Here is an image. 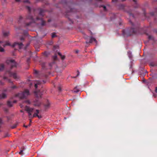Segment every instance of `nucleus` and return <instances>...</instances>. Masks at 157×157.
<instances>
[{
	"label": "nucleus",
	"instance_id": "nucleus-35",
	"mask_svg": "<svg viewBox=\"0 0 157 157\" xmlns=\"http://www.w3.org/2000/svg\"><path fill=\"white\" fill-rule=\"evenodd\" d=\"M11 88L13 89H16L17 88V87L16 86H13L11 87Z\"/></svg>",
	"mask_w": 157,
	"mask_h": 157
},
{
	"label": "nucleus",
	"instance_id": "nucleus-60",
	"mask_svg": "<svg viewBox=\"0 0 157 157\" xmlns=\"http://www.w3.org/2000/svg\"><path fill=\"white\" fill-rule=\"evenodd\" d=\"M26 35H27V33L26 34Z\"/></svg>",
	"mask_w": 157,
	"mask_h": 157
},
{
	"label": "nucleus",
	"instance_id": "nucleus-55",
	"mask_svg": "<svg viewBox=\"0 0 157 157\" xmlns=\"http://www.w3.org/2000/svg\"><path fill=\"white\" fill-rule=\"evenodd\" d=\"M121 2H124L125 1V0H121Z\"/></svg>",
	"mask_w": 157,
	"mask_h": 157
},
{
	"label": "nucleus",
	"instance_id": "nucleus-54",
	"mask_svg": "<svg viewBox=\"0 0 157 157\" xmlns=\"http://www.w3.org/2000/svg\"><path fill=\"white\" fill-rule=\"evenodd\" d=\"M16 102H17V101H16V100H14V101H13V103H16Z\"/></svg>",
	"mask_w": 157,
	"mask_h": 157
},
{
	"label": "nucleus",
	"instance_id": "nucleus-24",
	"mask_svg": "<svg viewBox=\"0 0 157 157\" xmlns=\"http://www.w3.org/2000/svg\"><path fill=\"white\" fill-rule=\"evenodd\" d=\"M54 63H55L54 62H52L51 63H50L49 64V69H51L52 66Z\"/></svg>",
	"mask_w": 157,
	"mask_h": 157
},
{
	"label": "nucleus",
	"instance_id": "nucleus-14",
	"mask_svg": "<svg viewBox=\"0 0 157 157\" xmlns=\"http://www.w3.org/2000/svg\"><path fill=\"white\" fill-rule=\"evenodd\" d=\"M3 35L5 37L8 36L9 35L10 33L9 31H3Z\"/></svg>",
	"mask_w": 157,
	"mask_h": 157
},
{
	"label": "nucleus",
	"instance_id": "nucleus-33",
	"mask_svg": "<svg viewBox=\"0 0 157 157\" xmlns=\"http://www.w3.org/2000/svg\"><path fill=\"white\" fill-rule=\"evenodd\" d=\"M26 8H27V9H28V11H29V12H30L31 11L30 8L29 6H27Z\"/></svg>",
	"mask_w": 157,
	"mask_h": 157
},
{
	"label": "nucleus",
	"instance_id": "nucleus-39",
	"mask_svg": "<svg viewBox=\"0 0 157 157\" xmlns=\"http://www.w3.org/2000/svg\"><path fill=\"white\" fill-rule=\"evenodd\" d=\"M2 121L1 119H0V127L1 126V125H2Z\"/></svg>",
	"mask_w": 157,
	"mask_h": 157
},
{
	"label": "nucleus",
	"instance_id": "nucleus-13",
	"mask_svg": "<svg viewBox=\"0 0 157 157\" xmlns=\"http://www.w3.org/2000/svg\"><path fill=\"white\" fill-rule=\"evenodd\" d=\"M40 24H41V25L42 26H44L46 24V22L44 21L42 18H40Z\"/></svg>",
	"mask_w": 157,
	"mask_h": 157
},
{
	"label": "nucleus",
	"instance_id": "nucleus-37",
	"mask_svg": "<svg viewBox=\"0 0 157 157\" xmlns=\"http://www.w3.org/2000/svg\"><path fill=\"white\" fill-rule=\"evenodd\" d=\"M43 54L45 56H47V53L46 52H45Z\"/></svg>",
	"mask_w": 157,
	"mask_h": 157
},
{
	"label": "nucleus",
	"instance_id": "nucleus-2",
	"mask_svg": "<svg viewBox=\"0 0 157 157\" xmlns=\"http://www.w3.org/2000/svg\"><path fill=\"white\" fill-rule=\"evenodd\" d=\"M129 22L132 26L131 28L123 30L122 31V34L124 36H130L134 33H136L138 31L139 27L138 26H135L131 21Z\"/></svg>",
	"mask_w": 157,
	"mask_h": 157
},
{
	"label": "nucleus",
	"instance_id": "nucleus-21",
	"mask_svg": "<svg viewBox=\"0 0 157 157\" xmlns=\"http://www.w3.org/2000/svg\"><path fill=\"white\" fill-rule=\"evenodd\" d=\"M52 58L54 61L57 60V57L56 55L55 54L54 56H53Z\"/></svg>",
	"mask_w": 157,
	"mask_h": 157
},
{
	"label": "nucleus",
	"instance_id": "nucleus-3",
	"mask_svg": "<svg viewBox=\"0 0 157 157\" xmlns=\"http://www.w3.org/2000/svg\"><path fill=\"white\" fill-rule=\"evenodd\" d=\"M25 36H23L20 37V40L21 42H15L12 45L13 47H16L18 48L19 49H23L24 50H25L27 47L29 45V43H27L26 45L25 46L23 44V42L25 41Z\"/></svg>",
	"mask_w": 157,
	"mask_h": 157
},
{
	"label": "nucleus",
	"instance_id": "nucleus-7",
	"mask_svg": "<svg viewBox=\"0 0 157 157\" xmlns=\"http://www.w3.org/2000/svg\"><path fill=\"white\" fill-rule=\"evenodd\" d=\"M30 94L29 91L28 90H25L24 92L18 93L16 95V97H19L20 99L26 98Z\"/></svg>",
	"mask_w": 157,
	"mask_h": 157
},
{
	"label": "nucleus",
	"instance_id": "nucleus-1",
	"mask_svg": "<svg viewBox=\"0 0 157 157\" xmlns=\"http://www.w3.org/2000/svg\"><path fill=\"white\" fill-rule=\"evenodd\" d=\"M6 63L7 64L10 65V70H7L6 71L4 76L3 79L5 80H6L9 83H12V82L11 81L10 79L7 78L6 77V75H8L10 77H13L16 80H17L19 78V77L17 75L16 73H12L10 71V70L13 68L17 67V64L15 61L13 59L7 60L6 61Z\"/></svg>",
	"mask_w": 157,
	"mask_h": 157
},
{
	"label": "nucleus",
	"instance_id": "nucleus-5",
	"mask_svg": "<svg viewBox=\"0 0 157 157\" xmlns=\"http://www.w3.org/2000/svg\"><path fill=\"white\" fill-rule=\"evenodd\" d=\"M130 7L124 6L123 5L121 4L119 6V8L120 10H123L124 11L126 12L130 17H134V15L132 13V10L130 9Z\"/></svg>",
	"mask_w": 157,
	"mask_h": 157
},
{
	"label": "nucleus",
	"instance_id": "nucleus-30",
	"mask_svg": "<svg viewBox=\"0 0 157 157\" xmlns=\"http://www.w3.org/2000/svg\"><path fill=\"white\" fill-rule=\"evenodd\" d=\"M56 36V33H52V38H53L55 37Z\"/></svg>",
	"mask_w": 157,
	"mask_h": 157
},
{
	"label": "nucleus",
	"instance_id": "nucleus-36",
	"mask_svg": "<svg viewBox=\"0 0 157 157\" xmlns=\"http://www.w3.org/2000/svg\"><path fill=\"white\" fill-rule=\"evenodd\" d=\"M10 45V43L8 42H6V44H5V46Z\"/></svg>",
	"mask_w": 157,
	"mask_h": 157
},
{
	"label": "nucleus",
	"instance_id": "nucleus-59",
	"mask_svg": "<svg viewBox=\"0 0 157 157\" xmlns=\"http://www.w3.org/2000/svg\"><path fill=\"white\" fill-rule=\"evenodd\" d=\"M30 125V124H29V126Z\"/></svg>",
	"mask_w": 157,
	"mask_h": 157
},
{
	"label": "nucleus",
	"instance_id": "nucleus-43",
	"mask_svg": "<svg viewBox=\"0 0 157 157\" xmlns=\"http://www.w3.org/2000/svg\"><path fill=\"white\" fill-rule=\"evenodd\" d=\"M3 83L2 82V81H0V85H3Z\"/></svg>",
	"mask_w": 157,
	"mask_h": 157
},
{
	"label": "nucleus",
	"instance_id": "nucleus-40",
	"mask_svg": "<svg viewBox=\"0 0 157 157\" xmlns=\"http://www.w3.org/2000/svg\"><path fill=\"white\" fill-rule=\"evenodd\" d=\"M58 90L59 91H60L61 90V88L59 86L58 87Z\"/></svg>",
	"mask_w": 157,
	"mask_h": 157
},
{
	"label": "nucleus",
	"instance_id": "nucleus-25",
	"mask_svg": "<svg viewBox=\"0 0 157 157\" xmlns=\"http://www.w3.org/2000/svg\"><path fill=\"white\" fill-rule=\"evenodd\" d=\"M2 42L1 41H0V46L1 45V43H2ZM4 51V49L2 48L0 46V51L1 52H3Z\"/></svg>",
	"mask_w": 157,
	"mask_h": 157
},
{
	"label": "nucleus",
	"instance_id": "nucleus-34",
	"mask_svg": "<svg viewBox=\"0 0 157 157\" xmlns=\"http://www.w3.org/2000/svg\"><path fill=\"white\" fill-rule=\"evenodd\" d=\"M23 2L24 3H29V2L28 0H25L24 1H23Z\"/></svg>",
	"mask_w": 157,
	"mask_h": 157
},
{
	"label": "nucleus",
	"instance_id": "nucleus-41",
	"mask_svg": "<svg viewBox=\"0 0 157 157\" xmlns=\"http://www.w3.org/2000/svg\"><path fill=\"white\" fill-rule=\"evenodd\" d=\"M74 11V9H72V8H70V11L71 12H73Z\"/></svg>",
	"mask_w": 157,
	"mask_h": 157
},
{
	"label": "nucleus",
	"instance_id": "nucleus-15",
	"mask_svg": "<svg viewBox=\"0 0 157 157\" xmlns=\"http://www.w3.org/2000/svg\"><path fill=\"white\" fill-rule=\"evenodd\" d=\"M36 113H35L33 115V117H37L39 118V116L38 115V114L39 113V110L38 109H36Z\"/></svg>",
	"mask_w": 157,
	"mask_h": 157
},
{
	"label": "nucleus",
	"instance_id": "nucleus-50",
	"mask_svg": "<svg viewBox=\"0 0 157 157\" xmlns=\"http://www.w3.org/2000/svg\"><path fill=\"white\" fill-rule=\"evenodd\" d=\"M118 0H112V1L113 2H117Z\"/></svg>",
	"mask_w": 157,
	"mask_h": 157
},
{
	"label": "nucleus",
	"instance_id": "nucleus-9",
	"mask_svg": "<svg viewBox=\"0 0 157 157\" xmlns=\"http://www.w3.org/2000/svg\"><path fill=\"white\" fill-rule=\"evenodd\" d=\"M25 110L28 113L29 117L30 118H32V113L33 112V109L26 106L25 108Z\"/></svg>",
	"mask_w": 157,
	"mask_h": 157
},
{
	"label": "nucleus",
	"instance_id": "nucleus-26",
	"mask_svg": "<svg viewBox=\"0 0 157 157\" xmlns=\"http://www.w3.org/2000/svg\"><path fill=\"white\" fill-rule=\"evenodd\" d=\"M99 7H102L103 8L104 10L105 11H106L107 10L106 7L104 5H100L99 6Z\"/></svg>",
	"mask_w": 157,
	"mask_h": 157
},
{
	"label": "nucleus",
	"instance_id": "nucleus-18",
	"mask_svg": "<svg viewBox=\"0 0 157 157\" xmlns=\"http://www.w3.org/2000/svg\"><path fill=\"white\" fill-rule=\"evenodd\" d=\"M4 68V65L3 64H0V71H2Z\"/></svg>",
	"mask_w": 157,
	"mask_h": 157
},
{
	"label": "nucleus",
	"instance_id": "nucleus-22",
	"mask_svg": "<svg viewBox=\"0 0 157 157\" xmlns=\"http://www.w3.org/2000/svg\"><path fill=\"white\" fill-rule=\"evenodd\" d=\"M79 90L77 88V86L75 87L73 90V91L74 92L77 93L79 91Z\"/></svg>",
	"mask_w": 157,
	"mask_h": 157
},
{
	"label": "nucleus",
	"instance_id": "nucleus-12",
	"mask_svg": "<svg viewBox=\"0 0 157 157\" xmlns=\"http://www.w3.org/2000/svg\"><path fill=\"white\" fill-rule=\"evenodd\" d=\"M47 75H44V77L43 78V79L42 80V81H41L40 80V84H44L45 83L46 81L45 80V79L47 78Z\"/></svg>",
	"mask_w": 157,
	"mask_h": 157
},
{
	"label": "nucleus",
	"instance_id": "nucleus-23",
	"mask_svg": "<svg viewBox=\"0 0 157 157\" xmlns=\"http://www.w3.org/2000/svg\"><path fill=\"white\" fill-rule=\"evenodd\" d=\"M7 104L8 106L10 107H11L13 106L12 103L9 101H8Z\"/></svg>",
	"mask_w": 157,
	"mask_h": 157
},
{
	"label": "nucleus",
	"instance_id": "nucleus-8",
	"mask_svg": "<svg viewBox=\"0 0 157 157\" xmlns=\"http://www.w3.org/2000/svg\"><path fill=\"white\" fill-rule=\"evenodd\" d=\"M85 38L86 40V43L87 44L91 43L93 41H95V42H97L96 39L92 36L89 37L87 36L85 37Z\"/></svg>",
	"mask_w": 157,
	"mask_h": 157
},
{
	"label": "nucleus",
	"instance_id": "nucleus-45",
	"mask_svg": "<svg viewBox=\"0 0 157 157\" xmlns=\"http://www.w3.org/2000/svg\"><path fill=\"white\" fill-rule=\"evenodd\" d=\"M79 52V50H76L75 51V53H78Z\"/></svg>",
	"mask_w": 157,
	"mask_h": 157
},
{
	"label": "nucleus",
	"instance_id": "nucleus-51",
	"mask_svg": "<svg viewBox=\"0 0 157 157\" xmlns=\"http://www.w3.org/2000/svg\"><path fill=\"white\" fill-rule=\"evenodd\" d=\"M150 65L151 66H154V65L153 64V63H151L150 64Z\"/></svg>",
	"mask_w": 157,
	"mask_h": 157
},
{
	"label": "nucleus",
	"instance_id": "nucleus-20",
	"mask_svg": "<svg viewBox=\"0 0 157 157\" xmlns=\"http://www.w3.org/2000/svg\"><path fill=\"white\" fill-rule=\"evenodd\" d=\"M25 150V149L24 147H23L22 148H21L20 149V151L19 152V154L20 155H23V151Z\"/></svg>",
	"mask_w": 157,
	"mask_h": 157
},
{
	"label": "nucleus",
	"instance_id": "nucleus-17",
	"mask_svg": "<svg viewBox=\"0 0 157 157\" xmlns=\"http://www.w3.org/2000/svg\"><path fill=\"white\" fill-rule=\"evenodd\" d=\"M6 97V95L5 93H3L1 94H0V98H5Z\"/></svg>",
	"mask_w": 157,
	"mask_h": 157
},
{
	"label": "nucleus",
	"instance_id": "nucleus-57",
	"mask_svg": "<svg viewBox=\"0 0 157 157\" xmlns=\"http://www.w3.org/2000/svg\"><path fill=\"white\" fill-rule=\"evenodd\" d=\"M30 123L31 122V119H30Z\"/></svg>",
	"mask_w": 157,
	"mask_h": 157
},
{
	"label": "nucleus",
	"instance_id": "nucleus-49",
	"mask_svg": "<svg viewBox=\"0 0 157 157\" xmlns=\"http://www.w3.org/2000/svg\"><path fill=\"white\" fill-rule=\"evenodd\" d=\"M133 1L136 4V0H133Z\"/></svg>",
	"mask_w": 157,
	"mask_h": 157
},
{
	"label": "nucleus",
	"instance_id": "nucleus-47",
	"mask_svg": "<svg viewBox=\"0 0 157 157\" xmlns=\"http://www.w3.org/2000/svg\"><path fill=\"white\" fill-rule=\"evenodd\" d=\"M16 2H21V0H15Z\"/></svg>",
	"mask_w": 157,
	"mask_h": 157
},
{
	"label": "nucleus",
	"instance_id": "nucleus-53",
	"mask_svg": "<svg viewBox=\"0 0 157 157\" xmlns=\"http://www.w3.org/2000/svg\"><path fill=\"white\" fill-rule=\"evenodd\" d=\"M155 92H157V87H156L155 89Z\"/></svg>",
	"mask_w": 157,
	"mask_h": 157
},
{
	"label": "nucleus",
	"instance_id": "nucleus-32",
	"mask_svg": "<svg viewBox=\"0 0 157 157\" xmlns=\"http://www.w3.org/2000/svg\"><path fill=\"white\" fill-rule=\"evenodd\" d=\"M17 126V124H15L11 127L12 128H15Z\"/></svg>",
	"mask_w": 157,
	"mask_h": 157
},
{
	"label": "nucleus",
	"instance_id": "nucleus-48",
	"mask_svg": "<svg viewBox=\"0 0 157 157\" xmlns=\"http://www.w3.org/2000/svg\"><path fill=\"white\" fill-rule=\"evenodd\" d=\"M26 102L28 103V104H29L30 103L29 101V100L26 101Z\"/></svg>",
	"mask_w": 157,
	"mask_h": 157
},
{
	"label": "nucleus",
	"instance_id": "nucleus-27",
	"mask_svg": "<svg viewBox=\"0 0 157 157\" xmlns=\"http://www.w3.org/2000/svg\"><path fill=\"white\" fill-rule=\"evenodd\" d=\"M40 16L41 15H43L44 14H43V10L42 9H41L40 8Z\"/></svg>",
	"mask_w": 157,
	"mask_h": 157
},
{
	"label": "nucleus",
	"instance_id": "nucleus-56",
	"mask_svg": "<svg viewBox=\"0 0 157 157\" xmlns=\"http://www.w3.org/2000/svg\"><path fill=\"white\" fill-rule=\"evenodd\" d=\"M20 112H22V113H23V111L22 110H21L20 111Z\"/></svg>",
	"mask_w": 157,
	"mask_h": 157
},
{
	"label": "nucleus",
	"instance_id": "nucleus-10",
	"mask_svg": "<svg viewBox=\"0 0 157 157\" xmlns=\"http://www.w3.org/2000/svg\"><path fill=\"white\" fill-rule=\"evenodd\" d=\"M34 96L36 98V101L39 100V90H35L34 92Z\"/></svg>",
	"mask_w": 157,
	"mask_h": 157
},
{
	"label": "nucleus",
	"instance_id": "nucleus-16",
	"mask_svg": "<svg viewBox=\"0 0 157 157\" xmlns=\"http://www.w3.org/2000/svg\"><path fill=\"white\" fill-rule=\"evenodd\" d=\"M150 15L151 16H153L155 15H157V9L155 10V12H151L150 13Z\"/></svg>",
	"mask_w": 157,
	"mask_h": 157
},
{
	"label": "nucleus",
	"instance_id": "nucleus-4",
	"mask_svg": "<svg viewBox=\"0 0 157 157\" xmlns=\"http://www.w3.org/2000/svg\"><path fill=\"white\" fill-rule=\"evenodd\" d=\"M39 19V17H36L35 18L33 17L30 14L26 16V20H30V21L29 22H25L24 26L25 27H28L30 26L32 22H35L36 21Z\"/></svg>",
	"mask_w": 157,
	"mask_h": 157
},
{
	"label": "nucleus",
	"instance_id": "nucleus-19",
	"mask_svg": "<svg viewBox=\"0 0 157 157\" xmlns=\"http://www.w3.org/2000/svg\"><path fill=\"white\" fill-rule=\"evenodd\" d=\"M58 55H59L60 56L62 60H63L65 59V56H62L61 55V54L59 52H58Z\"/></svg>",
	"mask_w": 157,
	"mask_h": 157
},
{
	"label": "nucleus",
	"instance_id": "nucleus-44",
	"mask_svg": "<svg viewBox=\"0 0 157 157\" xmlns=\"http://www.w3.org/2000/svg\"><path fill=\"white\" fill-rule=\"evenodd\" d=\"M35 87L36 88L37 87V84H35Z\"/></svg>",
	"mask_w": 157,
	"mask_h": 157
},
{
	"label": "nucleus",
	"instance_id": "nucleus-58",
	"mask_svg": "<svg viewBox=\"0 0 157 157\" xmlns=\"http://www.w3.org/2000/svg\"><path fill=\"white\" fill-rule=\"evenodd\" d=\"M40 119L41 118V116L40 115Z\"/></svg>",
	"mask_w": 157,
	"mask_h": 157
},
{
	"label": "nucleus",
	"instance_id": "nucleus-6",
	"mask_svg": "<svg viewBox=\"0 0 157 157\" xmlns=\"http://www.w3.org/2000/svg\"><path fill=\"white\" fill-rule=\"evenodd\" d=\"M42 90L40 89V93ZM42 105H43L45 109H47L50 108V103L48 99H44L43 100H40V107Z\"/></svg>",
	"mask_w": 157,
	"mask_h": 157
},
{
	"label": "nucleus",
	"instance_id": "nucleus-61",
	"mask_svg": "<svg viewBox=\"0 0 157 157\" xmlns=\"http://www.w3.org/2000/svg\"><path fill=\"white\" fill-rule=\"evenodd\" d=\"M145 15V16H146V14H145V15Z\"/></svg>",
	"mask_w": 157,
	"mask_h": 157
},
{
	"label": "nucleus",
	"instance_id": "nucleus-38",
	"mask_svg": "<svg viewBox=\"0 0 157 157\" xmlns=\"http://www.w3.org/2000/svg\"><path fill=\"white\" fill-rule=\"evenodd\" d=\"M38 71L36 70H35L34 71V73L35 74H37L38 73Z\"/></svg>",
	"mask_w": 157,
	"mask_h": 157
},
{
	"label": "nucleus",
	"instance_id": "nucleus-52",
	"mask_svg": "<svg viewBox=\"0 0 157 157\" xmlns=\"http://www.w3.org/2000/svg\"><path fill=\"white\" fill-rule=\"evenodd\" d=\"M24 127H25V128H27V127H28V126L25 125H24Z\"/></svg>",
	"mask_w": 157,
	"mask_h": 157
},
{
	"label": "nucleus",
	"instance_id": "nucleus-46",
	"mask_svg": "<svg viewBox=\"0 0 157 157\" xmlns=\"http://www.w3.org/2000/svg\"><path fill=\"white\" fill-rule=\"evenodd\" d=\"M77 73H78V74H77V76H78L79 75V71L78 70L77 71Z\"/></svg>",
	"mask_w": 157,
	"mask_h": 157
},
{
	"label": "nucleus",
	"instance_id": "nucleus-31",
	"mask_svg": "<svg viewBox=\"0 0 157 157\" xmlns=\"http://www.w3.org/2000/svg\"><path fill=\"white\" fill-rule=\"evenodd\" d=\"M45 63H43L42 65V69H45Z\"/></svg>",
	"mask_w": 157,
	"mask_h": 157
},
{
	"label": "nucleus",
	"instance_id": "nucleus-42",
	"mask_svg": "<svg viewBox=\"0 0 157 157\" xmlns=\"http://www.w3.org/2000/svg\"><path fill=\"white\" fill-rule=\"evenodd\" d=\"M30 60V58H29L27 59V62L28 63H29V62Z\"/></svg>",
	"mask_w": 157,
	"mask_h": 157
},
{
	"label": "nucleus",
	"instance_id": "nucleus-28",
	"mask_svg": "<svg viewBox=\"0 0 157 157\" xmlns=\"http://www.w3.org/2000/svg\"><path fill=\"white\" fill-rule=\"evenodd\" d=\"M22 17L21 16H20L19 18V20L18 21V22L19 23L21 22V21L22 20Z\"/></svg>",
	"mask_w": 157,
	"mask_h": 157
},
{
	"label": "nucleus",
	"instance_id": "nucleus-11",
	"mask_svg": "<svg viewBox=\"0 0 157 157\" xmlns=\"http://www.w3.org/2000/svg\"><path fill=\"white\" fill-rule=\"evenodd\" d=\"M34 46L35 48L36 49V51H39V42H37L36 41H34Z\"/></svg>",
	"mask_w": 157,
	"mask_h": 157
},
{
	"label": "nucleus",
	"instance_id": "nucleus-29",
	"mask_svg": "<svg viewBox=\"0 0 157 157\" xmlns=\"http://www.w3.org/2000/svg\"><path fill=\"white\" fill-rule=\"evenodd\" d=\"M148 38L149 39V40H153L154 39V38L153 36L150 35L148 36Z\"/></svg>",
	"mask_w": 157,
	"mask_h": 157
}]
</instances>
